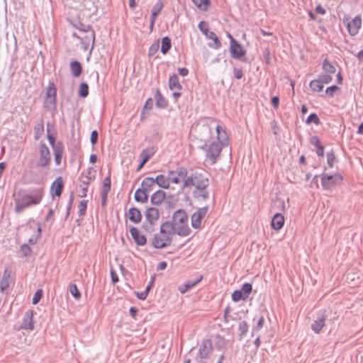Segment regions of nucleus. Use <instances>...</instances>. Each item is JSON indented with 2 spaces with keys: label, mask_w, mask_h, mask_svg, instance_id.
I'll list each match as a JSON object with an SVG mask.
<instances>
[{
  "label": "nucleus",
  "mask_w": 363,
  "mask_h": 363,
  "mask_svg": "<svg viewBox=\"0 0 363 363\" xmlns=\"http://www.w3.org/2000/svg\"><path fill=\"white\" fill-rule=\"evenodd\" d=\"M44 196L43 187L31 189L28 191L19 190L13 195L15 201V211L20 213L25 208L39 204Z\"/></svg>",
  "instance_id": "obj_1"
},
{
  "label": "nucleus",
  "mask_w": 363,
  "mask_h": 363,
  "mask_svg": "<svg viewBox=\"0 0 363 363\" xmlns=\"http://www.w3.org/2000/svg\"><path fill=\"white\" fill-rule=\"evenodd\" d=\"M172 223L165 222L160 225L159 233L154 235L152 245L155 248H164L171 244L174 236Z\"/></svg>",
  "instance_id": "obj_2"
},
{
  "label": "nucleus",
  "mask_w": 363,
  "mask_h": 363,
  "mask_svg": "<svg viewBox=\"0 0 363 363\" xmlns=\"http://www.w3.org/2000/svg\"><path fill=\"white\" fill-rule=\"evenodd\" d=\"M172 228L174 234L177 233L182 237L190 235L191 230L189 226L188 216L184 211L178 210L174 213Z\"/></svg>",
  "instance_id": "obj_3"
},
{
  "label": "nucleus",
  "mask_w": 363,
  "mask_h": 363,
  "mask_svg": "<svg viewBox=\"0 0 363 363\" xmlns=\"http://www.w3.org/2000/svg\"><path fill=\"white\" fill-rule=\"evenodd\" d=\"M208 185V179L201 174H192L186 178L183 184L184 187H194L196 190H203Z\"/></svg>",
  "instance_id": "obj_4"
},
{
  "label": "nucleus",
  "mask_w": 363,
  "mask_h": 363,
  "mask_svg": "<svg viewBox=\"0 0 363 363\" xmlns=\"http://www.w3.org/2000/svg\"><path fill=\"white\" fill-rule=\"evenodd\" d=\"M228 36L230 40V52L231 57L234 59L245 61L247 53L246 50L230 34H228Z\"/></svg>",
  "instance_id": "obj_5"
},
{
  "label": "nucleus",
  "mask_w": 363,
  "mask_h": 363,
  "mask_svg": "<svg viewBox=\"0 0 363 363\" xmlns=\"http://www.w3.org/2000/svg\"><path fill=\"white\" fill-rule=\"evenodd\" d=\"M342 182V177L335 173L333 175L323 174L321 177V185L325 190H332L337 185H339Z\"/></svg>",
  "instance_id": "obj_6"
},
{
  "label": "nucleus",
  "mask_w": 363,
  "mask_h": 363,
  "mask_svg": "<svg viewBox=\"0 0 363 363\" xmlns=\"http://www.w3.org/2000/svg\"><path fill=\"white\" fill-rule=\"evenodd\" d=\"M343 23L352 36L356 35L362 26V19L359 16H356L353 18L345 17Z\"/></svg>",
  "instance_id": "obj_7"
},
{
  "label": "nucleus",
  "mask_w": 363,
  "mask_h": 363,
  "mask_svg": "<svg viewBox=\"0 0 363 363\" xmlns=\"http://www.w3.org/2000/svg\"><path fill=\"white\" fill-rule=\"evenodd\" d=\"M252 289V286L251 284H244L240 290L233 291L232 294V300L235 302H238L240 300H245L250 294Z\"/></svg>",
  "instance_id": "obj_8"
},
{
  "label": "nucleus",
  "mask_w": 363,
  "mask_h": 363,
  "mask_svg": "<svg viewBox=\"0 0 363 363\" xmlns=\"http://www.w3.org/2000/svg\"><path fill=\"white\" fill-rule=\"evenodd\" d=\"M212 351V341L209 339L203 340L199 345V356L201 359L208 358Z\"/></svg>",
  "instance_id": "obj_9"
},
{
  "label": "nucleus",
  "mask_w": 363,
  "mask_h": 363,
  "mask_svg": "<svg viewBox=\"0 0 363 363\" xmlns=\"http://www.w3.org/2000/svg\"><path fill=\"white\" fill-rule=\"evenodd\" d=\"M187 171L185 168H179L176 171L169 172V180L172 183L178 184L186 179Z\"/></svg>",
  "instance_id": "obj_10"
},
{
  "label": "nucleus",
  "mask_w": 363,
  "mask_h": 363,
  "mask_svg": "<svg viewBox=\"0 0 363 363\" xmlns=\"http://www.w3.org/2000/svg\"><path fill=\"white\" fill-rule=\"evenodd\" d=\"M169 87L173 91V96L176 99L181 96L180 90L182 89V85L177 74H174L169 77Z\"/></svg>",
  "instance_id": "obj_11"
},
{
  "label": "nucleus",
  "mask_w": 363,
  "mask_h": 363,
  "mask_svg": "<svg viewBox=\"0 0 363 363\" xmlns=\"http://www.w3.org/2000/svg\"><path fill=\"white\" fill-rule=\"evenodd\" d=\"M222 146L216 143H213L206 150V157L210 160L211 164H214L219 156Z\"/></svg>",
  "instance_id": "obj_12"
},
{
  "label": "nucleus",
  "mask_w": 363,
  "mask_h": 363,
  "mask_svg": "<svg viewBox=\"0 0 363 363\" xmlns=\"http://www.w3.org/2000/svg\"><path fill=\"white\" fill-rule=\"evenodd\" d=\"M51 160L50 152L48 147L42 144L40 147L39 164L41 167H48Z\"/></svg>",
  "instance_id": "obj_13"
},
{
  "label": "nucleus",
  "mask_w": 363,
  "mask_h": 363,
  "mask_svg": "<svg viewBox=\"0 0 363 363\" xmlns=\"http://www.w3.org/2000/svg\"><path fill=\"white\" fill-rule=\"evenodd\" d=\"M207 213V208H201L191 216V225L194 228H200L202 220Z\"/></svg>",
  "instance_id": "obj_14"
},
{
  "label": "nucleus",
  "mask_w": 363,
  "mask_h": 363,
  "mask_svg": "<svg viewBox=\"0 0 363 363\" xmlns=\"http://www.w3.org/2000/svg\"><path fill=\"white\" fill-rule=\"evenodd\" d=\"M84 31L86 33L85 36H79L77 34H73V36L80 39L84 45H89L91 43L93 45L95 40V32L89 26H86Z\"/></svg>",
  "instance_id": "obj_15"
},
{
  "label": "nucleus",
  "mask_w": 363,
  "mask_h": 363,
  "mask_svg": "<svg viewBox=\"0 0 363 363\" xmlns=\"http://www.w3.org/2000/svg\"><path fill=\"white\" fill-rule=\"evenodd\" d=\"M64 184L63 180L61 177H57L51 184L50 186V194L52 197L58 196L60 197L62 189H63Z\"/></svg>",
  "instance_id": "obj_16"
},
{
  "label": "nucleus",
  "mask_w": 363,
  "mask_h": 363,
  "mask_svg": "<svg viewBox=\"0 0 363 363\" xmlns=\"http://www.w3.org/2000/svg\"><path fill=\"white\" fill-rule=\"evenodd\" d=\"M130 233L135 242L138 245L143 246L146 244V237L143 234L140 233V230L137 228H131L130 229Z\"/></svg>",
  "instance_id": "obj_17"
},
{
  "label": "nucleus",
  "mask_w": 363,
  "mask_h": 363,
  "mask_svg": "<svg viewBox=\"0 0 363 363\" xmlns=\"http://www.w3.org/2000/svg\"><path fill=\"white\" fill-rule=\"evenodd\" d=\"M33 311L30 310L28 311L25 315L24 318L22 322L21 328L25 330H33Z\"/></svg>",
  "instance_id": "obj_18"
},
{
  "label": "nucleus",
  "mask_w": 363,
  "mask_h": 363,
  "mask_svg": "<svg viewBox=\"0 0 363 363\" xmlns=\"http://www.w3.org/2000/svg\"><path fill=\"white\" fill-rule=\"evenodd\" d=\"M284 216L281 213H276L272 219L271 226L274 230L279 231L284 226Z\"/></svg>",
  "instance_id": "obj_19"
},
{
  "label": "nucleus",
  "mask_w": 363,
  "mask_h": 363,
  "mask_svg": "<svg viewBox=\"0 0 363 363\" xmlns=\"http://www.w3.org/2000/svg\"><path fill=\"white\" fill-rule=\"evenodd\" d=\"M56 87L53 83H50L46 91V101L55 104L56 101Z\"/></svg>",
  "instance_id": "obj_20"
},
{
  "label": "nucleus",
  "mask_w": 363,
  "mask_h": 363,
  "mask_svg": "<svg viewBox=\"0 0 363 363\" xmlns=\"http://www.w3.org/2000/svg\"><path fill=\"white\" fill-rule=\"evenodd\" d=\"M325 316L323 313H321L311 325V328L316 334H318L325 326Z\"/></svg>",
  "instance_id": "obj_21"
},
{
  "label": "nucleus",
  "mask_w": 363,
  "mask_h": 363,
  "mask_svg": "<svg viewBox=\"0 0 363 363\" xmlns=\"http://www.w3.org/2000/svg\"><path fill=\"white\" fill-rule=\"evenodd\" d=\"M129 220L133 223H139L142 220V214L139 209L130 208L128 212Z\"/></svg>",
  "instance_id": "obj_22"
},
{
  "label": "nucleus",
  "mask_w": 363,
  "mask_h": 363,
  "mask_svg": "<svg viewBox=\"0 0 363 363\" xmlns=\"http://www.w3.org/2000/svg\"><path fill=\"white\" fill-rule=\"evenodd\" d=\"M145 217L147 220L150 224H153L155 221H157L159 219V211L155 208H149L146 211Z\"/></svg>",
  "instance_id": "obj_23"
},
{
  "label": "nucleus",
  "mask_w": 363,
  "mask_h": 363,
  "mask_svg": "<svg viewBox=\"0 0 363 363\" xmlns=\"http://www.w3.org/2000/svg\"><path fill=\"white\" fill-rule=\"evenodd\" d=\"M217 139L222 145H225L228 143V137L224 129L220 125L216 127Z\"/></svg>",
  "instance_id": "obj_24"
},
{
  "label": "nucleus",
  "mask_w": 363,
  "mask_h": 363,
  "mask_svg": "<svg viewBox=\"0 0 363 363\" xmlns=\"http://www.w3.org/2000/svg\"><path fill=\"white\" fill-rule=\"evenodd\" d=\"M54 155H55V162L57 165H60L61 164L62 157H63V152H64V148L63 146L58 143L56 147H54L53 149Z\"/></svg>",
  "instance_id": "obj_25"
},
{
  "label": "nucleus",
  "mask_w": 363,
  "mask_h": 363,
  "mask_svg": "<svg viewBox=\"0 0 363 363\" xmlns=\"http://www.w3.org/2000/svg\"><path fill=\"white\" fill-rule=\"evenodd\" d=\"M148 192L143 189H138L135 193V199L141 203H145L148 199Z\"/></svg>",
  "instance_id": "obj_26"
},
{
  "label": "nucleus",
  "mask_w": 363,
  "mask_h": 363,
  "mask_svg": "<svg viewBox=\"0 0 363 363\" xmlns=\"http://www.w3.org/2000/svg\"><path fill=\"white\" fill-rule=\"evenodd\" d=\"M155 183L163 189H168L170 183L169 176L166 177L162 174L158 175L155 179Z\"/></svg>",
  "instance_id": "obj_27"
},
{
  "label": "nucleus",
  "mask_w": 363,
  "mask_h": 363,
  "mask_svg": "<svg viewBox=\"0 0 363 363\" xmlns=\"http://www.w3.org/2000/svg\"><path fill=\"white\" fill-rule=\"evenodd\" d=\"M202 279V277H201L199 279L196 280L195 281H188L184 284L179 286V290L182 294L186 293L187 291H189L190 289L194 287L195 285H196L198 283H199Z\"/></svg>",
  "instance_id": "obj_28"
},
{
  "label": "nucleus",
  "mask_w": 363,
  "mask_h": 363,
  "mask_svg": "<svg viewBox=\"0 0 363 363\" xmlns=\"http://www.w3.org/2000/svg\"><path fill=\"white\" fill-rule=\"evenodd\" d=\"M164 192L161 190H159L152 195L151 201L154 204L160 205L164 199Z\"/></svg>",
  "instance_id": "obj_29"
},
{
  "label": "nucleus",
  "mask_w": 363,
  "mask_h": 363,
  "mask_svg": "<svg viewBox=\"0 0 363 363\" xmlns=\"http://www.w3.org/2000/svg\"><path fill=\"white\" fill-rule=\"evenodd\" d=\"M155 179L151 177H147L142 182V189L147 191L148 193L152 190V186L155 184Z\"/></svg>",
  "instance_id": "obj_30"
},
{
  "label": "nucleus",
  "mask_w": 363,
  "mask_h": 363,
  "mask_svg": "<svg viewBox=\"0 0 363 363\" xmlns=\"http://www.w3.org/2000/svg\"><path fill=\"white\" fill-rule=\"evenodd\" d=\"M204 35L206 36V38L213 41V45H211V47L215 49H218L221 46L220 40L213 32L208 30Z\"/></svg>",
  "instance_id": "obj_31"
},
{
  "label": "nucleus",
  "mask_w": 363,
  "mask_h": 363,
  "mask_svg": "<svg viewBox=\"0 0 363 363\" xmlns=\"http://www.w3.org/2000/svg\"><path fill=\"white\" fill-rule=\"evenodd\" d=\"M70 69H71L72 74L75 77H78L80 76V74L82 73V68L81 64L79 62H77V61L72 62L70 64Z\"/></svg>",
  "instance_id": "obj_32"
},
{
  "label": "nucleus",
  "mask_w": 363,
  "mask_h": 363,
  "mask_svg": "<svg viewBox=\"0 0 363 363\" xmlns=\"http://www.w3.org/2000/svg\"><path fill=\"white\" fill-rule=\"evenodd\" d=\"M196 6L201 11H207L210 6V0H191Z\"/></svg>",
  "instance_id": "obj_33"
},
{
  "label": "nucleus",
  "mask_w": 363,
  "mask_h": 363,
  "mask_svg": "<svg viewBox=\"0 0 363 363\" xmlns=\"http://www.w3.org/2000/svg\"><path fill=\"white\" fill-rule=\"evenodd\" d=\"M310 88L313 91L320 92L323 89V84L319 79H314L310 82Z\"/></svg>",
  "instance_id": "obj_34"
},
{
  "label": "nucleus",
  "mask_w": 363,
  "mask_h": 363,
  "mask_svg": "<svg viewBox=\"0 0 363 363\" xmlns=\"http://www.w3.org/2000/svg\"><path fill=\"white\" fill-rule=\"evenodd\" d=\"M171 48V40L168 37H164L162 40L161 52L166 54Z\"/></svg>",
  "instance_id": "obj_35"
},
{
  "label": "nucleus",
  "mask_w": 363,
  "mask_h": 363,
  "mask_svg": "<svg viewBox=\"0 0 363 363\" xmlns=\"http://www.w3.org/2000/svg\"><path fill=\"white\" fill-rule=\"evenodd\" d=\"M162 8V2L161 1H158L152 8L151 18H156L157 15L161 12Z\"/></svg>",
  "instance_id": "obj_36"
},
{
  "label": "nucleus",
  "mask_w": 363,
  "mask_h": 363,
  "mask_svg": "<svg viewBox=\"0 0 363 363\" xmlns=\"http://www.w3.org/2000/svg\"><path fill=\"white\" fill-rule=\"evenodd\" d=\"M156 106L159 108H165L167 106V102L164 98L158 91L155 96Z\"/></svg>",
  "instance_id": "obj_37"
},
{
  "label": "nucleus",
  "mask_w": 363,
  "mask_h": 363,
  "mask_svg": "<svg viewBox=\"0 0 363 363\" xmlns=\"http://www.w3.org/2000/svg\"><path fill=\"white\" fill-rule=\"evenodd\" d=\"M323 69L325 72L328 73L329 74H334L336 70L335 67L327 60H325L323 61Z\"/></svg>",
  "instance_id": "obj_38"
},
{
  "label": "nucleus",
  "mask_w": 363,
  "mask_h": 363,
  "mask_svg": "<svg viewBox=\"0 0 363 363\" xmlns=\"http://www.w3.org/2000/svg\"><path fill=\"white\" fill-rule=\"evenodd\" d=\"M89 94V86L86 83H82L79 86V95L82 97L85 98Z\"/></svg>",
  "instance_id": "obj_39"
},
{
  "label": "nucleus",
  "mask_w": 363,
  "mask_h": 363,
  "mask_svg": "<svg viewBox=\"0 0 363 363\" xmlns=\"http://www.w3.org/2000/svg\"><path fill=\"white\" fill-rule=\"evenodd\" d=\"M9 287V276L4 275L0 281V290L4 292Z\"/></svg>",
  "instance_id": "obj_40"
},
{
  "label": "nucleus",
  "mask_w": 363,
  "mask_h": 363,
  "mask_svg": "<svg viewBox=\"0 0 363 363\" xmlns=\"http://www.w3.org/2000/svg\"><path fill=\"white\" fill-rule=\"evenodd\" d=\"M306 122L307 124L313 123L315 125H319L320 123L319 118L315 113H311L307 118Z\"/></svg>",
  "instance_id": "obj_41"
},
{
  "label": "nucleus",
  "mask_w": 363,
  "mask_h": 363,
  "mask_svg": "<svg viewBox=\"0 0 363 363\" xmlns=\"http://www.w3.org/2000/svg\"><path fill=\"white\" fill-rule=\"evenodd\" d=\"M20 252L23 257H28L31 255L32 250L26 244L22 245L20 248Z\"/></svg>",
  "instance_id": "obj_42"
},
{
  "label": "nucleus",
  "mask_w": 363,
  "mask_h": 363,
  "mask_svg": "<svg viewBox=\"0 0 363 363\" xmlns=\"http://www.w3.org/2000/svg\"><path fill=\"white\" fill-rule=\"evenodd\" d=\"M40 236H41V225L40 223H38L37 233L35 237L31 238L28 240L29 243H30L31 245H35Z\"/></svg>",
  "instance_id": "obj_43"
},
{
  "label": "nucleus",
  "mask_w": 363,
  "mask_h": 363,
  "mask_svg": "<svg viewBox=\"0 0 363 363\" xmlns=\"http://www.w3.org/2000/svg\"><path fill=\"white\" fill-rule=\"evenodd\" d=\"M69 291H70L71 294L77 300H79L81 298V294L79 293L76 284H71L69 286Z\"/></svg>",
  "instance_id": "obj_44"
},
{
  "label": "nucleus",
  "mask_w": 363,
  "mask_h": 363,
  "mask_svg": "<svg viewBox=\"0 0 363 363\" xmlns=\"http://www.w3.org/2000/svg\"><path fill=\"white\" fill-rule=\"evenodd\" d=\"M111 189V177L110 175L105 177L103 182V191L107 193Z\"/></svg>",
  "instance_id": "obj_45"
},
{
  "label": "nucleus",
  "mask_w": 363,
  "mask_h": 363,
  "mask_svg": "<svg viewBox=\"0 0 363 363\" xmlns=\"http://www.w3.org/2000/svg\"><path fill=\"white\" fill-rule=\"evenodd\" d=\"M318 79L322 82L323 84H328L332 81L333 77L329 74H323L319 76Z\"/></svg>",
  "instance_id": "obj_46"
},
{
  "label": "nucleus",
  "mask_w": 363,
  "mask_h": 363,
  "mask_svg": "<svg viewBox=\"0 0 363 363\" xmlns=\"http://www.w3.org/2000/svg\"><path fill=\"white\" fill-rule=\"evenodd\" d=\"M87 208V201H81L79 204V212L80 215H84Z\"/></svg>",
  "instance_id": "obj_47"
},
{
  "label": "nucleus",
  "mask_w": 363,
  "mask_h": 363,
  "mask_svg": "<svg viewBox=\"0 0 363 363\" xmlns=\"http://www.w3.org/2000/svg\"><path fill=\"white\" fill-rule=\"evenodd\" d=\"M43 296V291L41 289H38L34 294V296L32 300L33 304H37L40 298Z\"/></svg>",
  "instance_id": "obj_48"
},
{
  "label": "nucleus",
  "mask_w": 363,
  "mask_h": 363,
  "mask_svg": "<svg viewBox=\"0 0 363 363\" xmlns=\"http://www.w3.org/2000/svg\"><path fill=\"white\" fill-rule=\"evenodd\" d=\"M335 161V156L333 152H328L327 154V162L330 167H333Z\"/></svg>",
  "instance_id": "obj_49"
},
{
  "label": "nucleus",
  "mask_w": 363,
  "mask_h": 363,
  "mask_svg": "<svg viewBox=\"0 0 363 363\" xmlns=\"http://www.w3.org/2000/svg\"><path fill=\"white\" fill-rule=\"evenodd\" d=\"M339 89L338 86L335 85L330 86L328 87L325 90V93L327 95L330 96H333L334 94Z\"/></svg>",
  "instance_id": "obj_50"
},
{
  "label": "nucleus",
  "mask_w": 363,
  "mask_h": 363,
  "mask_svg": "<svg viewBox=\"0 0 363 363\" xmlns=\"http://www.w3.org/2000/svg\"><path fill=\"white\" fill-rule=\"evenodd\" d=\"M199 28L203 34L208 31V24L205 21H201L199 24Z\"/></svg>",
  "instance_id": "obj_51"
},
{
  "label": "nucleus",
  "mask_w": 363,
  "mask_h": 363,
  "mask_svg": "<svg viewBox=\"0 0 363 363\" xmlns=\"http://www.w3.org/2000/svg\"><path fill=\"white\" fill-rule=\"evenodd\" d=\"M158 48H159V43H155V44H153L152 45L150 48H149V55H155L157 50H158Z\"/></svg>",
  "instance_id": "obj_52"
},
{
  "label": "nucleus",
  "mask_w": 363,
  "mask_h": 363,
  "mask_svg": "<svg viewBox=\"0 0 363 363\" xmlns=\"http://www.w3.org/2000/svg\"><path fill=\"white\" fill-rule=\"evenodd\" d=\"M98 140V133L96 130H93L91 133L90 140L92 145H95Z\"/></svg>",
  "instance_id": "obj_53"
},
{
  "label": "nucleus",
  "mask_w": 363,
  "mask_h": 363,
  "mask_svg": "<svg viewBox=\"0 0 363 363\" xmlns=\"http://www.w3.org/2000/svg\"><path fill=\"white\" fill-rule=\"evenodd\" d=\"M234 75L236 79H241L243 76V72L241 69H235Z\"/></svg>",
  "instance_id": "obj_54"
},
{
  "label": "nucleus",
  "mask_w": 363,
  "mask_h": 363,
  "mask_svg": "<svg viewBox=\"0 0 363 363\" xmlns=\"http://www.w3.org/2000/svg\"><path fill=\"white\" fill-rule=\"evenodd\" d=\"M178 72H179V74L182 77H185V76L188 75V74H189V70L186 67L179 68Z\"/></svg>",
  "instance_id": "obj_55"
},
{
  "label": "nucleus",
  "mask_w": 363,
  "mask_h": 363,
  "mask_svg": "<svg viewBox=\"0 0 363 363\" xmlns=\"http://www.w3.org/2000/svg\"><path fill=\"white\" fill-rule=\"evenodd\" d=\"M272 103L273 104V106L277 108L279 107V99L278 96H274L272 99Z\"/></svg>",
  "instance_id": "obj_56"
},
{
  "label": "nucleus",
  "mask_w": 363,
  "mask_h": 363,
  "mask_svg": "<svg viewBox=\"0 0 363 363\" xmlns=\"http://www.w3.org/2000/svg\"><path fill=\"white\" fill-rule=\"evenodd\" d=\"M311 143L313 145H315L316 147H318V146H321L320 145V140L319 139L317 138V137H313L311 139Z\"/></svg>",
  "instance_id": "obj_57"
},
{
  "label": "nucleus",
  "mask_w": 363,
  "mask_h": 363,
  "mask_svg": "<svg viewBox=\"0 0 363 363\" xmlns=\"http://www.w3.org/2000/svg\"><path fill=\"white\" fill-rule=\"evenodd\" d=\"M48 139L50 145H52V148L54 149V147H56L57 145V144H55V138L51 135H48Z\"/></svg>",
  "instance_id": "obj_58"
},
{
  "label": "nucleus",
  "mask_w": 363,
  "mask_h": 363,
  "mask_svg": "<svg viewBox=\"0 0 363 363\" xmlns=\"http://www.w3.org/2000/svg\"><path fill=\"white\" fill-rule=\"evenodd\" d=\"M112 281L115 284L118 281V277L114 271L111 272Z\"/></svg>",
  "instance_id": "obj_59"
},
{
  "label": "nucleus",
  "mask_w": 363,
  "mask_h": 363,
  "mask_svg": "<svg viewBox=\"0 0 363 363\" xmlns=\"http://www.w3.org/2000/svg\"><path fill=\"white\" fill-rule=\"evenodd\" d=\"M264 323V319L263 317H261L258 320V323L257 325V330L261 329L263 327Z\"/></svg>",
  "instance_id": "obj_60"
},
{
  "label": "nucleus",
  "mask_w": 363,
  "mask_h": 363,
  "mask_svg": "<svg viewBox=\"0 0 363 363\" xmlns=\"http://www.w3.org/2000/svg\"><path fill=\"white\" fill-rule=\"evenodd\" d=\"M316 152H317V154L319 156L323 157V155H324V148H323V147L322 145L321 146H318L317 147Z\"/></svg>",
  "instance_id": "obj_61"
},
{
  "label": "nucleus",
  "mask_w": 363,
  "mask_h": 363,
  "mask_svg": "<svg viewBox=\"0 0 363 363\" xmlns=\"http://www.w3.org/2000/svg\"><path fill=\"white\" fill-rule=\"evenodd\" d=\"M315 11L317 13L322 15L325 13V10L321 6H317L315 8Z\"/></svg>",
  "instance_id": "obj_62"
},
{
  "label": "nucleus",
  "mask_w": 363,
  "mask_h": 363,
  "mask_svg": "<svg viewBox=\"0 0 363 363\" xmlns=\"http://www.w3.org/2000/svg\"><path fill=\"white\" fill-rule=\"evenodd\" d=\"M167 267V262H161L159 263L157 266L158 270H163Z\"/></svg>",
  "instance_id": "obj_63"
},
{
  "label": "nucleus",
  "mask_w": 363,
  "mask_h": 363,
  "mask_svg": "<svg viewBox=\"0 0 363 363\" xmlns=\"http://www.w3.org/2000/svg\"><path fill=\"white\" fill-rule=\"evenodd\" d=\"M89 161L91 163L94 164L97 161V156L95 154H92L90 155Z\"/></svg>",
  "instance_id": "obj_64"
}]
</instances>
